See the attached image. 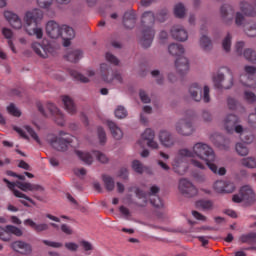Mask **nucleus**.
I'll list each match as a JSON object with an SVG mask.
<instances>
[{
  "label": "nucleus",
  "mask_w": 256,
  "mask_h": 256,
  "mask_svg": "<svg viewBox=\"0 0 256 256\" xmlns=\"http://www.w3.org/2000/svg\"><path fill=\"white\" fill-rule=\"evenodd\" d=\"M187 159H191L190 165L197 169H205L208 167L210 171L216 175H225V173H227L224 167L217 168L215 164L217 159L215 151L207 143L196 142L191 149L182 148L178 150L172 161L173 171L178 175H185V173H187V165L185 164L187 163Z\"/></svg>",
  "instance_id": "obj_1"
},
{
  "label": "nucleus",
  "mask_w": 256,
  "mask_h": 256,
  "mask_svg": "<svg viewBox=\"0 0 256 256\" xmlns=\"http://www.w3.org/2000/svg\"><path fill=\"white\" fill-rule=\"evenodd\" d=\"M3 15L12 29L19 31V29H23L24 27L30 37L35 36L36 39H43V28L39 27V23L43 21V11L41 9L35 8L27 11L24 14V24L23 19L11 10H5Z\"/></svg>",
  "instance_id": "obj_2"
},
{
  "label": "nucleus",
  "mask_w": 256,
  "mask_h": 256,
  "mask_svg": "<svg viewBox=\"0 0 256 256\" xmlns=\"http://www.w3.org/2000/svg\"><path fill=\"white\" fill-rule=\"evenodd\" d=\"M239 122V117H237V115L229 114L223 121V127L227 133H238L240 139L247 145L253 143L255 137L251 134L248 135L247 130L243 128V126L237 125Z\"/></svg>",
  "instance_id": "obj_3"
},
{
  "label": "nucleus",
  "mask_w": 256,
  "mask_h": 256,
  "mask_svg": "<svg viewBox=\"0 0 256 256\" xmlns=\"http://www.w3.org/2000/svg\"><path fill=\"white\" fill-rule=\"evenodd\" d=\"M153 23H155V14L153 12H145L142 15V47L147 49L153 43L155 37V30H153Z\"/></svg>",
  "instance_id": "obj_4"
},
{
  "label": "nucleus",
  "mask_w": 256,
  "mask_h": 256,
  "mask_svg": "<svg viewBox=\"0 0 256 256\" xmlns=\"http://www.w3.org/2000/svg\"><path fill=\"white\" fill-rule=\"evenodd\" d=\"M234 203H244L245 207H251L256 203V193L253 187L245 185L240 188L239 194L232 197Z\"/></svg>",
  "instance_id": "obj_5"
},
{
  "label": "nucleus",
  "mask_w": 256,
  "mask_h": 256,
  "mask_svg": "<svg viewBox=\"0 0 256 256\" xmlns=\"http://www.w3.org/2000/svg\"><path fill=\"white\" fill-rule=\"evenodd\" d=\"M49 142L53 149L65 153L69 151V147H71V143H73V136L65 131H60L58 135L53 136Z\"/></svg>",
  "instance_id": "obj_6"
},
{
  "label": "nucleus",
  "mask_w": 256,
  "mask_h": 256,
  "mask_svg": "<svg viewBox=\"0 0 256 256\" xmlns=\"http://www.w3.org/2000/svg\"><path fill=\"white\" fill-rule=\"evenodd\" d=\"M46 109L47 111H49V113L45 111L43 105L38 104V110L41 114L44 115V117H53L55 123L58 124L60 127H63V125H65V115L63 114V112H61V110H59V108H57L55 104L48 102L46 104Z\"/></svg>",
  "instance_id": "obj_7"
},
{
  "label": "nucleus",
  "mask_w": 256,
  "mask_h": 256,
  "mask_svg": "<svg viewBox=\"0 0 256 256\" xmlns=\"http://www.w3.org/2000/svg\"><path fill=\"white\" fill-rule=\"evenodd\" d=\"M4 183L7 184L8 189H10V191H16L15 187H18V189H20L21 191H24L25 193H27L28 191L31 192H35L38 191L39 193H43V191H45V188H43V186L39 185V184H32L29 182H10L9 180H7V178L3 179Z\"/></svg>",
  "instance_id": "obj_8"
},
{
  "label": "nucleus",
  "mask_w": 256,
  "mask_h": 256,
  "mask_svg": "<svg viewBox=\"0 0 256 256\" xmlns=\"http://www.w3.org/2000/svg\"><path fill=\"white\" fill-rule=\"evenodd\" d=\"M75 153H76L77 157L79 158V160L83 161V163H85L86 165H91V163H93V156L96 157V159L100 163H108L109 162V158L103 152L94 151L91 154V152L75 150Z\"/></svg>",
  "instance_id": "obj_9"
},
{
  "label": "nucleus",
  "mask_w": 256,
  "mask_h": 256,
  "mask_svg": "<svg viewBox=\"0 0 256 256\" xmlns=\"http://www.w3.org/2000/svg\"><path fill=\"white\" fill-rule=\"evenodd\" d=\"M175 131L178 135H182L184 137L193 135L195 128L193 127V120L191 119V116H185L178 120L175 124Z\"/></svg>",
  "instance_id": "obj_10"
},
{
  "label": "nucleus",
  "mask_w": 256,
  "mask_h": 256,
  "mask_svg": "<svg viewBox=\"0 0 256 256\" xmlns=\"http://www.w3.org/2000/svg\"><path fill=\"white\" fill-rule=\"evenodd\" d=\"M229 73V78L226 79L223 73L218 72L213 76V83L216 89H231L233 87V73L231 70L227 69Z\"/></svg>",
  "instance_id": "obj_11"
},
{
  "label": "nucleus",
  "mask_w": 256,
  "mask_h": 256,
  "mask_svg": "<svg viewBox=\"0 0 256 256\" xmlns=\"http://www.w3.org/2000/svg\"><path fill=\"white\" fill-rule=\"evenodd\" d=\"M178 191L181 193V195H184V197H195L199 193L197 187H195L193 182L187 178H182L179 180Z\"/></svg>",
  "instance_id": "obj_12"
},
{
  "label": "nucleus",
  "mask_w": 256,
  "mask_h": 256,
  "mask_svg": "<svg viewBox=\"0 0 256 256\" xmlns=\"http://www.w3.org/2000/svg\"><path fill=\"white\" fill-rule=\"evenodd\" d=\"M189 93L190 97H192L194 101H199L200 99H203L204 103H209L211 101V98L209 97L208 86H204L203 96H201V87H199V84L197 83L190 85Z\"/></svg>",
  "instance_id": "obj_13"
},
{
  "label": "nucleus",
  "mask_w": 256,
  "mask_h": 256,
  "mask_svg": "<svg viewBox=\"0 0 256 256\" xmlns=\"http://www.w3.org/2000/svg\"><path fill=\"white\" fill-rule=\"evenodd\" d=\"M240 11L237 12L235 16L236 25H243L245 21V17H253L255 15V11H253V6L247 2H242L240 4Z\"/></svg>",
  "instance_id": "obj_14"
},
{
  "label": "nucleus",
  "mask_w": 256,
  "mask_h": 256,
  "mask_svg": "<svg viewBox=\"0 0 256 256\" xmlns=\"http://www.w3.org/2000/svg\"><path fill=\"white\" fill-rule=\"evenodd\" d=\"M246 76L242 75L240 81L244 87H249V89H256V80L253 78L256 75L255 66H245L244 68Z\"/></svg>",
  "instance_id": "obj_15"
},
{
  "label": "nucleus",
  "mask_w": 256,
  "mask_h": 256,
  "mask_svg": "<svg viewBox=\"0 0 256 256\" xmlns=\"http://www.w3.org/2000/svg\"><path fill=\"white\" fill-rule=\"evenodd\" d=\"M11 235H15L16 237H23V230L13 225H7L5 228L0 227L1 241H11Z\"/></svg>",
  "instance_id": "obj_16"
},
{
  "label": "nucleus",
  "mask_w": 256,
  "mask_h": 256,
  "mask_svg": "<svg viewBox=\"0 0 256 256\" xmlns=\"http://www.w3.org/2000/svg\"><path fill=\"white\" fill-rule=\"evenodd\" d=\"M46 34L50 39H59L63 37V25H60L56 21H48L46 24Z\"/></svg>",
  "instance_id": "obj_17"
},
{
  "label": "nucleus",
  "mask_w": 256,
  "mask_h": 256,
  "mask_svg": "<svg viewBox=\"0 0 256 256\" xmlns=\"http://www.w3.org/2000/svg\"><path fill=\"white\" fill-rule=\"evenodd\" d=\"M11 249L16 253H20V255H31L33 253V247L31 244L23 241L16 240L10 244Z\"/></svg>",
  "instance_id": "obj_18"
},
{
  "label": "nucleus",
  "mask_w": 256,
  "mask_h": 256,
  "mask_svg": "<svg viewBox=\"0 0 256 256\" xmlns=\"http://www.w3.org/2000/svg\"><path fill=\"white\" fill-rule=\"evenodd\" d=\"M213 187L216 193H233L236 189L235 183L231 182V180H218Z\"/></svg>",
  "instance_id": "obj_19"
},
{
  "label": "nucleus",
  "mask_w": 256,
  "mask_h": 256,
  "mask_svg": "<svg viewBox=\"0 0 256 256\" xmlns=\"http://www.w3.org/2000/svg\"><path fill=\"white\" fill-rule=\"evenodd\" d=\"M244 47L245 42H238L235 46L236 53H238L239 55H243L247 61H250V63H256V52L252 49H246L243 52Z\"/></svg>",
  "instance_id": "obj_20"
},
{
  "label": "nucleus",
  "mask_w": 256,
  "mask_h": 256,
  "mask_svg": "<svg viewBox=\"0 0 256 256\" xmlns=\"http://www.w3.org/2000/svg\"><path fill=\"white\" fill-rule=\"evenodd\" d=\"M32 49L35 51L39 57H42L43 59H47L51 53H53V48L50 44H40L38 42L32 43Z\"/></svg>",
  "instance_id": "obj_21"
},
{
  "label": "nucleus",
  "mask_w": 256,
  "mask_h": 256,
  "mask_svg": "<svg viewBox=\"0 0 256 256\" xmlns=\"http://www.w3.org/2000/svg\"><path fill=\"white\" fill-rule=\"evenodd\" d=\"M14 131H16V133H18V135H20V137H23L24 139H27V133H28V135H30V137H32V139H34V141L38 143V145H41V139L39 138L35 130H33V128H31L30 126L26 125L23 128L14 126Z\"/></svg>",
  "instance_id": "obj_22"
},
{
  "label": "nucleus",
  "mask_w": 256,
  "mask_h": 256,
  "mask_svg": "<svg viewBox=\"0 0 256 256\" xmlns=\"http://www.w3.org/2000/svg\"><path fill=\"white\" fill-rule=\"evenodd\" d=\"M71 77L76 79V81H80V83H89L93 77H95V70L89 68L86 70V75H83L75 70L70 71Z\"/></svg>",
  "instance_id": "obj_23"
},
{
  "label": "nucleus",
  "mask_w": 256,
  "mask_h": 256,
  "mask_svg": "<svg viewBox=\"0 0 256 256\" xmlns=\"http://www.w3.org/2000/svg\"><path fill=\"white\" fill-rule=\"evenodd\" d=\"M175 67L178 75H187L189 73V60L185 56L178 57L175 61Z\"/></svg>",
  "instance_id": "obj_24"
},
{
  "label": "nucleus",
  "mask_w": 256,
  "mask_h": 256,
  "mask_svg": "<svg viewBox=\"0 0 256 256\" xmlns=\"http://www.w3.org/2000/svg\"><path fill=\"white\" fill-rule=\"evenodd\" d=\"M220 15L224 23L229 24L233 21V17H235V9H233V6L225 4L220 9Z\"/></svg>",
  "instance_id": "obj_25"
},
{
  "label": "nucleus",
  "mask_w": 256,
  "mask_h": 256,
  "mask_svg": "<svg viewBox=\"0 0 256 256\" xmlns=\"http://www.w3.org/2000/svg\"><path fill=\"white\" fill-rule=\"evenodd\" d=\"M171 35L173 39H176V41H187V39H189L187 30L182 26H173L171 29Z\"/></svg>",
  "instance_id": "obj_26"
},
{
  "label": "nucleus",
  "mask_w": 256,
  "mask_h": 256,
  "mask_svg": "<svg viewBox=\"0 0 256 256\" xmlns=\"http://www.w3.org/2000/svg\"><path fill=\"white\" fill-rule=\"evenodd\" d=\"M128 191L130 192L134 191V193L136 194V197H138L139 199H144V203H145L147 202L148 195H157V193H159V188L157 186H152L150 188V193H145L137 187H130Z\"/></svg>",
  "instance_id": "obj_27"
},
{
  "label": "nucleus",
  "mask_w": 256,
  "mask_h": 256,
  "mask_svg": "<svg viewBox=\"0 0 256 256\" xmlns=\"http://www.w3.org/2000/svg\"><path fill=\"white\" fill-rule=\"evenodd\" d=\"M159 141L163 147H173L175 145V138L170 132L162 130L159 134Z\"/></svg>",
  "instance_id": "obj_28"
},
{
  "label": "nucleus",
  "mask_w": 256,
  "mask_h": 256,
  "mask_svg": "<svg viewBox=\"0 0 256 256\" xmlns=\"http://www.w3.org/2000/svg\"><path fill=\"white\" fill-rule=\"evenodd\" d=\"M62 103L64 105L65 111L69 113L70 115H75L77 113V106H75V102L73 101V98L70 96L64 95L61 97Z\"/></svg>",
  "instance_id": "obj_29"
},
{
  "label": "nucleus",
  "mask_w": 256,
  "mask_h": 256,
  "mask_svg": "<svg viewBox=\"0 0 256 256\" xmlns=\"http://www.w3.org/2000/svg\"><path fill=\"white\" fill-rule=\"evenodd\" d=\"M62 31H64L63 45L69 47L71 45V39H75V30L68 25H62Z\"/></svg>",
  "instance_id": "obj_30"
},
{
  "label": "nucleus",
  "mask_w": 256,
  "mask_h": 256,
  "mask_svg": "<svg viewBox=\"0 0 256 256\" xmlns=\"http://www.w3.org/2000/svg\"><path fill=\"white\" fill-rule=\"evenodd\" d=\"M151 139H155V132L150 128H147L144 133L141 134V138L137 141L136 147L143 149V147H145V141L147 143L151 141Z\"/></svg>",
  "instance_id": "obj_31"
},
{
  "label": "nucleus",
  "mask_w": 256,
  "mask_h": 256,
  "mask_svg": "<svg viewBox=\"0 0 256 256\" xmlns=\"http://www.w3.org/2000/svg\"><path fill=\"white\" fill-rule=\"evenodd\" d=\"M100 74L104 83H113L115 81L114 72L109 74V65L107 63L100 65Z\"/></svg>",
  "instance_id": "obj_32"
},
{
  "label": "nucleus",
  "mask_w": 256,
  "mask_h": 256,
  "mask_svg": "<svg viewBox=\"0 0 256 256\" xmlns=\"http://www.w3.org/2000/svg\"><path fill=\"white\" fill-rule=\"evenodd\" d=\"M107 126L110 129L111 135L114 139L117 141H120V139H123V130L115 122L108 120L107 121Z\"/></svg>",
  "instance_id": "obj_33"
},
{
  "label": "nucleus",
  "mask_w": 256,
  "mask_h": 256,
  "mask_svg": "<svg viewBox=\"0 0 256 256\" xmlns=\"http://www.w3.org/2000/svg\"><path fill=\"white\" fill-rule=\"evenodd\" d=\"M13 195L15 197H18V199H20V203H22L24 207H31L29 203H31L32 205H35V201H33V199L29 198V196H27L26 194H24L19 190H13Z\"/></svg>",
  "instance_id": "obj_34"
},
{
  "label": "nucleus",
  "mask_w": 256,
  "mask_h": 256,
  "mask_svg": "<svg viewBox=\"0 0 256 256\" xmlns=\"http://www.w3.org/2000/svg\"><path fill=\"white\" fill-rule=\"evenodd\" d=\"M13 195L15 197H18V199H20V203H22L24 207H31L29 203H31L32 205H35V201H33V199L29 198V196H27L26 194H24L19 190H13Z\"/></svg>",
  "instance_id": "obj_35"
},
{
  "label": "nucleus",
  "mask_w": 256,
  "mask_h": 256,
  "mask_svg": "<svg viewBox=\"0 0 256 256\" xmlns=\"http://www.w3.org/2000/svg\"><path fill=\"white\" fill-rule=\"evenodd\" d=\"M168 51L170 55H173L174 57H182L183 53H185V48H183V45L173 43L170 44L168 47Z\"/></svg>",
  "instance_id": "obj_36"
},
{
  "label": "nucleus",
  "mask_w": 256,
  "mask_h": 256,
  "mask_svg": "<svg viewBox=\"0 0 256 256\" xmlns=\"http://www.w3.org/2000/svg\"><path fill=\"white\" fill-rule=\"evenodd\" d=\"M199 45L202 51H211V49H213L211 38L207 35H202L200 37Z\"/></svg>",
  "instance_id": "obj_37"
},
{
  "label": "nucleus",
  "mask_w": 256,
  "mask_h": 256,
  "mask_svg": "<svg viewBox=\"0 0 256 256\" xmlns=\"http://www.w3.org/2000/svg\"><path fill=\"white\" fill-rule=\"evenodd\" d=\"M135 12H126L124 14V20L123 23L127 29H132V27H135Z\"/></svg>",
  "instance_id": "obj_38"
},
{
  "label": "nucleus",
  "mask_w": 256,
  "mask_h": 256,
  "mask_svg": "<svg viewBox=\"0 0 256 256\" xmlns=\"http://www.w3.org/2000/svg\"><path fill=\"white\" fill-rule=\"evenodd\" d=\"M2 35L5 37V39H8V45L13 53H17V50H15V45L13 44V30L10 28H2Z\"/></svg>",
  "instance_id": "obj_39"
},
{
  "label": "nucleus",
  "mask_w": 256,
  "mask_h": 256,
  "mask_svg": "<svg viewBox=\"0 0 256 256\" xmlns=\"http://www.w3.org/2000/svg\"><path fill=\"white\" fill-rule=\"evenodd\" d=\"M65 57L70 63H77V61L83 57V52H81V50H71Z\"/></svg>",
  "instance_id": "obj_40"
},
{
  "label": "nucleus",
  "mask_w": 256,
  "mask_h": 256,
  "mask_svg": "<svg viewBox=\"0 0 256 256\" xmlns=\"http://www.w3.org/2000/svg\"><path fill=\"white\" fill-rule=\"evenodd\" d=\"M160 158L158 159L157 163L159 165V167H161V169H163L164 171H169L171 169V167H169V165H167V163L163 162V161H169V154L160 151L159 152Z\"/></svg>",
  "instance_id": "obj_41"
},
{
  "label": "nucleus",
  "mask_w": 256,
  "mask_h": 256,
  "mask_svg": "<svg viewBox=\"0 0 256 256\" xmlns=\"http://www.w3.org/2000/svg\"><path fill=\"white\" fill-rule=\"evenodd\" d=\"M240 165H242V167H246L247 169H255L256 158L253 156L243 158L240 160Z\"/></svg>",
  "instance_id": "obj_42"
},
{
  "label": "nucleus",
  "mask_w": 256,
  "mask_h": 256,
  "mask_svg": "<svg viewBox=\"0 0 256 256\" xmlns=\"http://www.w3.org/2000/svg\"><path fill=\"white\" fill-rule=\"evenodd\" d=\"M196 207L198 209H202L203 211H210V209H213V201L199 200L196 202Z\"/></svg>",
  "instance_id": "obj_43"
},
{
  "label": "nucleus",
  "mask_w": 256,
  "mask_h": 256,
  "mask_svg": "<svg viewBox=\"0 0 256 256\" xmlns=\"http://www.w3.org/2000/svg\"><path fill=\"white\" fill-rule=\"evenodd\" d=\"M236 152L238 153V155H241V157H245L249 155V148H247V145H245V143H237Z\"/></svg>",
  "instance_id": "obj_44"
},
{
  "label": "nucleus",
  "mask_w": 256,
  "mask_h": 256,
  "mask_svg": "<svg viewBox=\"0 0 256 256\" xmlns=\"http://www.w3.org/2000/svg\"><path fill=\"white\" fill-rule=\"evenodd\" d=\"M103 182L107 191H113V189H115V181L111 178V176L104 175Z\"/></svg>",
  "instance_id": "obj_45"
},
{
  "label": "nucleus",
  "mask_w": 256,
  "mask_h": 256,
  "mask_svg": "<svg viewBox=\"0 0 256 256\" xmlns=\"http://www.w3.org/2000/svg\"><path fill=\"white\" fill-rule=\"evenodd\" d=\"M132 169L136 172V173H145V169H147L145 166H143V164L139 161V160H134L132 162Z\"/></svg>",
  "instance_id": "obj_46"
},
{
  "label": "nucleus",
  "mask_w": 256,
  "mask_h": 256,
  "mask_svg": "<svg viewBox=\"0 0 256 256\" xmlns=\"http://www.w3.org/2000/svg\"><path fill=\"white\" fill-rule=\"evenodd\" d=\"M174 15L179 19L185 17V6L183 4H177L174 8Z\"/></svg>",
  "instance_id": "obj_47"
},
{
  "label": "nucleus",
  "mask_w": 256,
  "mask_h": 256,
  "mask_svg": "<svg viewBox=\"0 0 256 256\" xmlns=\"http://www.w3.org/2000/svg\"><path fill=\"white\" fill-rule=\"evenodd\" d=\"M7 111L9 115H13V117H21V110H19L15 104H10L7 107Z\"/></svg>",
  "instance_id": "obj_48"
},
{
  "label": "nucleus",
  "mask_w": 256,
  "mask_h": 256,
  "mask_svg": "<svg viewBox=\"0 0 256 256\" xmlns=\"http://www.w3.org/2000/svg\"><path fill=\"white\" fill-rule=\"evenodd\" d=\"M114 113H115V117H117V119H125V117H127V110L123 106H118L115 109Z\"/></svg>",
  "instance_id": "obj_49"
},
{
  "label": "nucleus",
  "mask_w": 256,
  "mask_h": 256,
  "mask_svg": "<svg viewBox=\"0 0 256 256\" xmlns=\"http://www.w3.org/2000/svg\"><path fill=\"white\" fill-rule=\"evenodd\" d=\"M42 243L46 245V247H52V249H61V247H63V243L51 240H42Z\"/></svg>",
  "instance_id": "obj_50"
},
{
  "label": "nucleus",
  "mask_w": 256,
  "mask_h": 256,
  "mask_svg": "<svg viewBox=\"0 0 256 256\" xmlns=\"http://www.w3.org/2000/svg\"><path fill=\"white\" fill-rule=\"evenodd\" d=\"M222 46L224 51H226L227 53L228 51H231V34H227L222 42Z\"/></svg>",
  "instance_id": "obj_51"
},
{
  "label": "nucleus",
  "mask_w": 256,
  "mask_h": 256,
  "mask_svg": "<svg viewBox=\"0 0 256 256\" xmlns=\"http://www.w3.org/2000/svg\"><path fill=\"white\" fill-rule=\"evenodd\" d=\"M244 99H245V101H247V103H255L256 95H255V93L246 90L244 92Z\"/></svg>",
  "instance_id": "obj_52"
},
{
  "label": "nucleus",
  "mask_w": 256,
  "mask_h": 256,
  "mask_svg": "<svg viewBox=\"0 0 256 256\" xmlns=\"http://www.w3.org/2000/svg\"><path fill=\"white\" fill-rule=\"evenodd\" d=\"M98 138L101 145L107 143V134H105V130L102 127L98 128Z\"/></svg>",
  "instance_id": "obj_53"
},
{
  "label": "nucleus",
  "mask_w": 256,
  "mask_h": 256,
  "mask_svg": "<svg viewBox=\"0 0 256 256\" xmlns=\"http://www.w3.org/2000/svg\"><path fill=\"white\" fill-rule=\"evenodd\" d=\"M245 33L248 37H256V24L246 26Z\"/></svg>",
  "instance_id": "obj_54"
},
{
  "label": "nucleus",
  "mask_w": 256,
  "mask_h": 256,
  "mask_svg": "<svg viewBox=\"0 0 256 256\" xmlns=\"http://www.w3.org/2000/svg\"><path fill=\"white\" fill-rule=\"evenodd\" d=\"M37 5L41 9H49L53 5V0H37Z\"/></svg>",
  "instance_id": "obj_55"
},
{
  "label": "nucleus",
  "mask_w": 256,
  "mask_h": 256,
  "mask_svg": "<svg viewBox=\"0 0 256 256\" xmlns=\"http://www.w3.org/2000/svg\"><path fill=\"white\" fill-rule=\"evenodd\" d=\"M106 61H108V63H111V65H119V59L117 57H115V55L111 54V53H106Z\"/></svg>",
  "instance_id": "obj_56"
},
{
  "label": "nucleus",
  "mask_w": 256,
  "mask_h": 256,
  "mask_svg": "<svg viewBox=\"0 0 256 256\" xmlns=\"http://www.w3.org/2000/svg\"><path fill=\"white\" fill-rule=\"evenodd\" d=\"M152 77H156V81L158 85H161L163 83V75H161V72L159 70H153L151 72Z\"/></svg>",
  "instance_id": "obj_57"
},
{
  "label": "nucleus",
  "mask_w": 256,
  "mask_h": 256,
  "mask_svg": "<svg viewBox=\"0 0 256 256\" xmlns=\"http://www.w3.org/2000/svg\"><path fill=\"white\" fill-rule=\"evenodd\" d=\"M119 211L121 215H123V217H125L126 219H129L131 217V210H129V208L125 206H120Z\"/></svg>",
  "instance_id": "obj_58"
},
{
  "label": "nucleus",
  "mask_w": 256,
  "mask_h": 256,
  "mask_svg": "<svg viewBox=\"0 0 256 256\" xmlns=\"http://www.w3.org/2000/svg\"><path fill=\"white\" fill-rule=\"evenodd\" d=\"M251 239H252V232L249 234H244L240 236L239 241H241V243H247L248 245H251Z\"/></svg>",
  "instance_id": "obj_59"
},
{
  "label": "nucleus",
  "mask_w": 256,
  "mask_h": 256,
  "mask_svg": "<svg viewBox=\"0 0 256 256\" xmlns=\"http://www.w3.org/2000/svg\"><path fill=\"white\" fill-rule=\"evenodd\" d=\"M47 229H49V225L45 223H41V224H36L34 231H36L37 233H41L43 231H47Z\"/></svg>",
  "instance_id": "obj_60"
},
{
  "label": "nucleus",
  "mask_w": 256,
  "mask_h": 256,
  "mask_svg": "<svg viewBox=\"0 0 256 256\" xmlns=\"http://www.w3.org/2000/svg\"><path fill=\"white\" fill-rule=\"evenodd\" d=\"M146 145L150 149H159V143L155 140V138H152L151 140H148V142H146Z\"/></svg>",
  "instance_id": "obj_61"
},
{
  "label": "nucleus",
  "mask_w": 256,
  "mask_h": 256,
  "mask_svg": "<svg viewBox=\"0 0 256 256\" xmlns=\"http://www.w3.org/2000/svg\"><path fill=\"white\" fill-rule=\"evenodd\" d=\"M65 247L66 249H68V251H77L79 249V245H77V243L74 242L65 243Z\"/></svg>",
  "instance_id": "obj_62"
},
{
  "label": "nucleus",
  "mask_w": 256,
  "mask_h": 256,
  "mask_svg": "<svg viewBox=\"0 0 256 256\" xmlns=\"http://www.w3.org/2000/svg\"><path fill=\"white\" fill-rule=\"evenodd\" d=\"M80 245L83 247L84 251H92L93 245L88 241H81Z\"/></svg>",
  "instance_id": "obj_63"
},
{
  "label": "nucleus",
  "mask_w": 256,
  "mask_h": 256,
  "mask_svg": "<svg viewBox=\"0 0 256 256\" xmlns=\"http://www.w3.org/2000/svg\"><path fill=\"white\" fill-rule=\"evenodd\" d=\"M114 81L115 83H123V76L118 72H114Z\"/></svg>",
  "instance_id": "obj_64"
}]
</instances>
